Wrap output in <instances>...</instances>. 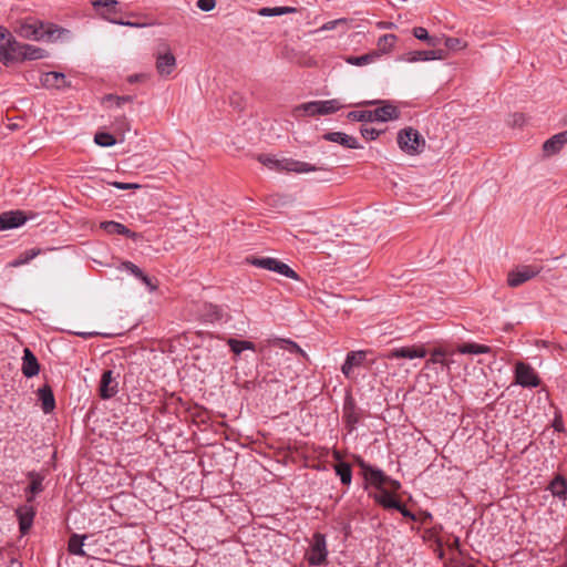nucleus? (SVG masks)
Listing matches in <instances>:
<instances>
[{"label": "nucleus", "mask_w": 567, "mask_h": 567, "mask_svg": "<svg viewBox=\"0 0 567 567\" xmlns=\"http://www.w3.org/2000/svg\"><path fill=\"white\" fill-rule=\"evenodd\" d=\"M14 32L21 38L35 41H55L60 39L62 34L68 33L66 30L59 28L55 24L44 23L34 18H28L19 21L14 28Z\"/></svg>", "instance_id": "f257e3e1"}, {"label": "nucleus", "mask_w": 567, "mask_h": 567, "mask_svg": "<svg viewBox=\"0 0 567 567\" xmlns=\"http://www.w3.org/2000/svg\"><path fill=\"white\" fill-rule=\"evenodd\" d=\"M258 162L268 167L269 169L280 173H296L305 174L310 172H329L330 169L324 166H315L310 163L293 159V158H277L271 155L260 154L257 157Z\"/></svg>", "instance_id": "f03ea898"}, {"label": "nucleus", "mask_w": 567, "mask_h": 567, "mask_svg": "<svg viewBox=\"0 0 567 567\" xmlns=\"http://www.w3.org/2000/svg\"><path fill=\"white\" fill-rule=\"evenodd\" d=\"M400 116L398 107L390 102H383V105L372 111H351L347 118L355 122H386L396 120Z\"/></svg>", "instance_id": "7ed1b4c3"}, {"label": "nucleus", "mask_w": 567, "mask_h": 567, "mask_svg": "<svg viewBox=\"0 0 567 567\" xmlns=\"http://www.w3.org/2000/svg\"><path fill=\"white\" fill-rule=\"evenodd\" d=\"M398 144L406 154L417 155L422 153L425 141L416 130L405 127L398 133Z\"/></svg>", "instance_id": "20e7f679"}, {"label": "nucleus", "mask_w": 567, "mask_h": 567, "mask_svg": "<svg viewBox=\"0 0 567 567\" xmlns=\"http://www.w3.org/2000/svg\"><path fill=\"white\" fill-rule=\"evenodd\" d=\"M543 267L538 265H519L507 275V285L512 288L522 286L540 274Z\"/></svg>", "instance_id": "39448f33"}, {"label": "nucleus", "mask_w": 567, "mask_h": 567, "mask_svg": "<svg viewBox=\"0 0 567 567\" xmlns=\"http://www.w3.org/2000/svg\"><path fill=\"white\" fill-rule=\"evenodd\" d=\"M251 265L264 268L270 271L278 272L287 278L299 280L297 272L291 269L287 264L271 257L254 258Z\"/></svg>", "instance_id": "423d86ee"}, {"label": "nucleus", "mask_w": 567, "mask_h": 567, "mask_svg": "<svg viewBox=\"0 0 567 567\" xmlns=\"http://www.w3.org/2000/svg\"><path fill=\"white\" fill-rule=\"evenodd\" d=\"M328 556L327 542L324 535L316 533L313 542L308 553V561L312 566H319L326 563Z\"/></svg>", "instance_id": "0eeeda50"}, {"label": "nucleus", "mask_w": 567, "mask_h": 567, "mask_svg": "<svg viewBox=\"0 0 567 567\" xmlns=\"http://www.w3.org/2000/svg\"><path fill=\"white\" fill-rule=\"evenodd\" d=\"M515 380L517 384L525 388H535L539 384V379L534 369L524 362L516 363Z\"/></svg>", "instance_id": "6e6552de"}, {"label": "nucleus", "mask_w": 567, "mask_h": 567, "mask_svg": "<svg viewBox=\"0 0 567 567\" xmlns=\"http://www.w3.org/2000/svg\"><path fill=\"white\" fill-rule=\"evenodd\" d=\"M118 391V382L113 375L112 370H105L102 373L99 393L103 400L113 398Z\"/></svg>", "instance_id": "1a4fd4ad"}, {"label": "nucleus", "mask_w": 567, "mask_h": 567, "mask_svg": "<svg viewBox=\"0 0 567 567\" xmlns=\"http://www.w3.org/2000/svg\"><path fill=\"white\" fill-rule=\"evenodd\" d=\"M358 464L362 470L365 480H368L372 485L377 486L379 489L383 488L382 486L389 480V476H386L383 473V471L367 464L362 458L358 460Z\"/></svg>", "instance_id": "9d476101"}, {"label": "nucleus", "mask_w": 567, "mask_h": 567, "mask_svg": "<svg viewBox=\"0 0 567 567\" xmlns=\"http://www.w3.org/2000/svg\"><path fill=\"white\" fill-rule=\"evenodd\" d=\"M176 66V59L169 49L158 52L156 55V70L161 75H169Z\"/></svg>", "instance_id": "9b49d317"}, {"label": "nucleus", "mask_w": 567, "mask_h": 567, "mask_svg": "<svg viewBox=\"0 0 567 567\" xmlns=\"http://www.w3.org/2000/svg\"><path fill=\"white\" fill-rule=\"evenodd\" d=\"M16 514L19 519V529L21 534H28L30 528L32 527L33 519L35 516L34 507L31 505H22L17 508Z\"/></svg>", "instance_id": "f8f14e48"}, {"label": "nucleus", "mask_w": 567, "mask_h": 567, "mask_svg": "<svg viewBox=\"0 0 567 567\" xmlns=\"http://www.w3.org/2000/svg\"><path fill=\"white\" fill-rule=\"evenodd\" d=\"M27 217L21 210L6 212L0 215V229H12L23 225Z\"/></svg>", "instance_id": "ddd939ff"}, {"label": "nucleus", "mask_w": 567, "mask_h": 567, "mask_svg": "<svg viewBox=\"0 0 567 567\" xmlns=\"http://www.w3.org/2000/svg\"><path fill=\"white\" fill-rule=\"evenodd\" d=\"M426 350L423 347H402L391 350L388 354V359H415L424 358Z\"/></svg>", "instance_id": "4468645a"}, {"label": "nucleus", "mask_w": 567, "mask_h": 567, "mask_svg": "<svg viewBox=\"0 0 567 567\" xmlns=\"http://www.w3.org/2000/svg\"><path fill=\"white\" fill-rule=\"evenodd\" d=\"M41 83L43 86L48 89H56L62 90L70 86V83L66 81V78L61 72H47L41 76Z\"/></svg>", "instance_id": "2eb2a0df"}, {"label": "nucleus", "mask_w": 567, "mask_h": 567, "mask_svg": "<svg viewBox=\"0 0 567 567\" xmlns=\"http://www.w3.org/2000/svg\"><path fill=\"white\" fill-rule=\"evenodd\" d=\"M322 138L329 142L338 143L347 148L357 150L360 147L355 137L343 132H329L322 135Z\"/></svg>", "instance_id": "dca6fc26"}, {"label": "nucleus", "mask_w": 567, "mask_h": 567, "mask_svg": "<svg viewBox=\"0 0 567 567\" xmlns=\"http://www.w3.org/2000/svg\"><path fill=\"white\" fill-rule=\"evenodd\" d=\"M40 371V365L38 362L37 357L33 354V352L25 348L23 350V357H22V373L27 378L35 377Z\"/></svg>", "instance_id": "f3484780"}, {"label": "nucleus", "mask_w": 567, "mask_h": 567, "mask_svg": "<svg viewBox=\"0 0 567 567\" xmlns=\"http://www.w3.org/2000/svg\"><path fill=\"white\" fill-rule=\"evenodd\" d=\"M566 143L567 131H564L548 138L543 144V151L546 155H554L558 153Z\"/></svg>", "instance_id": "a211bd4d"}, {"label": "nucleus", "mask_w": 567, "mask_h": 567, "mask_svg": "<svg viewBox=\"0 0 567 567\" xmlns=\"http://www.w3.org/2000/svg\"><path fill=\"white\" fill-rule=\"evenodd\" d=\"M365 359L364 351H351L347 354V358L341 367L342 373L349 378L353 371L354 367H359L363 363Z\"/></svg>", "instance_id": "6ab92c4d"}, {"label": "nucleus", "mask_w": 567, "mask_h": 567, "mask_svg": "<svg viewBox=\"0 0 567 567\" xmlns=\"http://www.w3.org/2000/svg\"><path fill=\"white\" fill-rule=\"evenodd\" d=\"M38 396L41 401L42 410L44 413H50L55 408V400L53 391L49 385H43L38 390Z\"/></svg>", "instance_id": "aec40b11"}, {"label": "nucleus", "mask_w": 567, "mask_h": 567, "mask_svg": "<svg viewBox=\"0 0 567 567\" xmlns=\"http://www.w3.org/2000/svg\"><path fill=\"white\" fill-rule=\"evenodd\" d=\"M445 52L443 50H427V51H414L410 53L408 61H430V60H443Z\"/></svg>", "instance_id": "412c9836"}, {"label": "nucleus", "mask_w": 567, "mask_h": 567, "mask_svg": "<svg viewBox=\"0 0 567 567\" xmlns=\"http://www.w3.org/2000/svg\"><path fill=\"white\" fill-rule=\"evenodd\" d=\"M101 228L104 229L107 234H117L123 235L128 238H134L136 236L135 233L130 230L125 225L117 223V221H102L100 224Z\"/></svg>", "instance_id": "4be33fe9"}, {"label": "nucleus", "mask_w": 567, "mask_h": 567, "mask_svg": "<svg viewBox=\"0 0 567 567\" xmlns=\"http://www.w3.org/2000/svg\"><path fill=\"white\" fill-rule=\"evenodd\" d=\"M396 41H398V37L395 34H391V33L383 34L382 37L379 38V40L377 42L378 49L372 52L378 53L379 58L382 54H388L393 50Z\"/></svg>", "instance_id": "5701e85b"}, {"label": "nucleus", "mask_w": 567, "mask_h": 567, "mask_svg": "<svg viewBox=\"0 0 567 567\" xmlns=\"http://www.w3.org/2000/svg\"><path fill=\"white\" fill-rule=\"evenodd\" d=\"M454 351L462 354H484L492 352V348L485 344L468 342L458 344Z\"/></svg>", "instance_id": "b1692460"}, {"label": "nucleus", "mask_w": 567, "mask_h": 567, "mask_svg": "<svg viewBox=\"0 0 567 567\" xmlns=\"http://www.w3.org/2000/svg\"><path fill=\"white\" fill-rule=\"evenodd\" d=\"M548 489L551 492V494L555 497H558L559 499H566L567 497V481L564 476L557 475L555 478L549 483Z\"/></svg>", "instance_id": "393cba45"}, {"label": "nucleus", "mask_w": 567, "mask_h": 567, "mask_svg": "<svg viewBox=\"0 0 567 567\" xmlns=\"http://www.w3.org/2000/svg\"><path fill=\"white\" fill-rule=\"evenodd\" d=\"M374 501L382 505L384 508L394 509L399 507L398 501L389 491L381 488L379 493L374 494Z\"/></svg>", "instance_id": "a878e982"}, {"label": "nucleus", "mask_w": 567, "mask_h": 567, "mask_svg": "<svg viewBox=\"0 0 567 567\" xmlns=\"http://www.w3.org/2000/svg\"><path fill=\"white\" fill-rule=\"evenodd\" d=\"M23 50L24 43H20L17 40L11 42V48L7 52V56L3 58L2 62L4 64L14 62V61H23Z\"/></svg>", "instance_id": "bb28decb"}, {"label": "nucleus", "mask_w": 567, "mask_h": 567, "mask_svg": "<svg viewBox=\"0 0 567 567\" xmlns=\"http://www.w3.org/2000/svg\"><path fill=\"white\" fill-rule=\"evenodd\" d=\"M378 59H379V54L378 53H373L371 51V52L365 53V54L360 55V56L348 55V56L344 58V61L348 64H351V65L363 66V65H368V64L374 63Z\"/></svg>", "instance_id": "cd10ccee"}, {"label": "nucleus", "mask_w": 567, "mask_h": 567, "mask_svg": "<svg viewBox=\"0 0 567 567\" xmlns=\"http://www.w3.org/2000/svg\"><path fill=\"white\" fill-rule=\"evenodd\" d=\"M454 353H455V351L449 347L435 348L432 351L430 359L426 361L425 368H430L431 364H441L442 365L444 355H453Z\"/></svg>", "instance_id": "c85d7f7f"}, {"label": "nucleus", "mask_w": 567, "mask_h": 567, "mask_svg": "<svg viewBox=\"0 0 567 567\" xmlns=\"http://www.w3.org/2000/svg\"><path fill=\"white\" fill-rule=\"evenodd\" d=\"M86 538V536H81L78 534H73L68 544V549L70 554L78 555V556H86L84 549H83V540Z\"/></svg>", "instance_id": "c756f323"}, {"label": "nucleus", "mask_w": 567, "mask_h": 567, "mask_svg": "<svg viewBox=\"0 0 567 567\" xmlns=\"http://www.w3.org/2000/svg\"><path fill=\"white\" fill-rule=\"evenodd\" d=\"M40 254H41V249H39V248H32V249L25 250V251L21 252L18 258L12 260L9 264V266L14 267V268L20 267L22 265L28 264L29 261H31L33 258H35Z\"/></svg>", "instance_id": "7c9ffc66"}, {"label": "nucleus", "mask_w": 567, "mask_h": 567, "mask_svg": "<svg viewBox=\"0 0 567 567\" xmlns=\"http://www.w3.org/2000/svg\"><path fill=\"white\" fill-rule=\"evenodd\" d=\"M16 39L11 35V33L3 27H0V60L7 56V52L11 48V42Z\"/></svg>", "instance_id": "2f4dec72"}, {"label": "nucleus", "mask_w": 567, "mask_h": 567, "mask_svg": "<svg viewBox=\"0 0 567 567\" xmlns=\"http://www.w3.org/2000/svg\"><path fill=\"white\" fill-rule=\"evenodd\" d=\"M343 411H344V417L349 425L353 426L354 424L358 423L359 415L357 413L355 404L351 398L346 400Z\"/></svg>", "instance_id": "473e14b6"}, {"label": "nucleus", "mask_w": 567, "mask_h": 567, "mask_svg": "<svg viewBox=\"0 0 567 567\" xmlns=\"http://www.w3.org/2000/svg\"><path fill=\"white\" fill-rule=\"evenodd\" d=\"M296 12V9L292 7H274V8H261L258 11V14L261 17H278L287 13Z\"/></svg>", "instance_id": "72a5a7b5"}, {"label": "nucleus", "mask_w": 567, "mask_h": 567, "mask_svg": "<svg viewBox=\"0 0 567 567\" xmlns=\"http://www.w3.org/2000/svg\"><path fill=\"white\" fill-rule=\"evenodd\" d=\"M318 104L320 109V115L332 114L343 106L337 99L318 101Z\"/></svg>", "instance_id": "f704fd0d"}, {"label": "nucleus", "mask_w": 567, "mask_h": 567, "mask_svg": "<svg viewBox=\"0 0 567 567\" xmlns=\"http://www.w3.org/2000/svg\"><path fill=\"white\" fill-rule=\"evenodd\" d=\"M413 35L419 40L426 41L431 47H436L441 42L440 38L429 35L427 30L423 27H415L413 29Z\"/></svg>", "instance_id": "c9c22d12"}, {"label": "nucleus", "mask_w": 567, "mask_h": 567, "mask_svg": "<svg viewBox=\"0 0 567 567\" xmlns=\"http://www.w3.org/2000/svg\"><path fill=\"white\" fill-rule=\"evenodd\" d=\"M336 473L344 485H349L352 480L351 466L348 463L341 462L336 465Z\"/></svg>", "instance_id": "e433bc0d"}, {"label": "nucleus", "mask_w": 567, "mask_h": 567, "mask_svg": "<svg viewBox=\"0 0 567 567\" xmlns=\"http://www.w3.org/2000/svg\"><path fill=\"white\" fill-rule=\"evenodd\" d=\"M296 112L301 113L305 116L320 115V109L318 101H311L300 104L296 107Z\"/></svg>", "instance_id": "4c0bfd02"}, {"label": "nucleus", "mask_w": 567, "mask_h": 567, "mask_svg": "<svg viewBox=\"0 0 567 567\" xmlns=\"http://www.w3.org/2000/svg\"><path fill=\"white\" fill-rule=\"evenodd\" d=\"M228 346L236 354L241 353L244 350H255V344L246 340L229 339Z\"/></svg>", "instance_id": "58836bf2"}, {"label": "nucleus", "mask_w": 567, "mask_h": 567, "mask_svg": "<svg viewBox=\"0 0 567 567\" xmlns=\"http://www.w3.org/2000/svg\"><path fill=\"white\" fill-rule=\"evenodd\" d=\"M45 56V50L24 43L23 60H39Z\"/></svg>", "instance_id": "ea45409f"}, {"label": "nucleus", "mask_w": 567, "mask_h": 567, "mask_svg": "<svg viewBox=\"0 0 567 567\" xmlns=\"http://www.w3.org/2000/svg\"><path fill=\"white\" fill-rule=\"evenodd\" d=\"M94 142L104 147L113 146L116 143L115 137L106 132H97L94 136Z\"/></svg>", "instance_id": "a19ab883"}, {"label": "nucleus", "mask_w": 567, "mask_h": 567, "mask_svg": "<svg viewBox=\"0 0 567 567\" xmlns=\"http://www.w3.org/2000/svg\"><path fill=\"white\" fill-rule=\"evenodd\" d=\"M277 343L280 344L282 349H286L289 352H296L305 355V352L300 349V347L291 340L280 339L277 341Z\"/></svg>", "instance_id": "79ce46f5"}, {"label": "nucleus", "mask_w": 567, "mask_h": 567, "mask_svg": "<svg viewBox=\"0 0 567 567\" xmlns=\"http://www.w3.org/2000/svg\"><path fill=\"white\" fill-rule=\"evenodd\" d=\"M527 123V117L523 113H514L508 120L512 127L522 128Z\"/></svg>", "instance_id": "37998d69"}, {"label": "nucleus", "mask_w": 567, "mask_h": 567, "mask_svg": "<svg viewBox=\"0 0 567 567\" xmlns=\"http://www.w3.org/2000/svg\"><path fill=\"white\" fill-rule=\"evenodd\" d=\"M118 2L116 0H93L92 6L97 10L105 8L107 11H114Z\"/></svg>", "instance_id": "c03bdc74"}, {"label": "nucleus", "mask_w": 567, "mask_h": 567, "mask_svg": "<svg viewBox=\"0 0 567 567\" xmlns=\"http://www.w3.org/2000/svg\"><path fill=\"white\" fill-rule=\"evenodd\" d=\"M444 43L450 50H461L466 47V43L458 38H445Z\"/></svg>", "instance_id": "a18cd8bd"}, {"label": "nucleus", "mask_w": 567, "mask_h": 567, "mask_svg": "<svg viewBox=\"0 0 567 567\" xmlns=\"http://www.w3.org/2000/svg\"><path fill=\"white\" fill-rule=\"evenodd\" d=\"M341 24L347 25L348 24V20L344 19V18H341V19L328 21L320 29H318L316 32H319V31H330V30H333L338 25H341Z\"/></svg>", "instance_id": "49530a36"}, {"label": "nucleus", "mask_w": 567, "mask_h": 567, "mask_svg": "<svg viewBox=\"0 0 567 567\" xmlns=\"http://www.w3.org/2000/svg\"><path fill=\"white\" fill-rule=\"evenodd\" d=\"M30 476L33 477L31 484L29 485L28 487V491L31 493V494H38L40 492H42L43 489V486H42V477L40 476H35L33 474H30Z\"/></svg>", "instance_id": "de8ad7c7"}, {"label": "nucleus", "mask_w": 567, "mask_h": 567, "mask_svg": "<svg viewBox=\"0 0 567 567\" xmlns=\"http://www.w3.org/2000/svg\"><path fill=\"white\" fill-rule=\"evenodd\" d=\"M360 133L368 141L375 140L380 135V131H378L373 127H365V126H362L360 128Z\"/></svg>", "instance_id": "09e8293b"}, {"label": "nucleus", "mask_w": 567, "mask_h": 567, "mask_svg": "<svg viewBox=\"0 0 567 567\" xmlns=\"http://www.w3.org/2000/svg\"><path fill=\"white\" fill-rule=\"evenodd\" d=\"M122 267L138 279L143 276L142 269L131 261L122 262Z\"/></svg>", "instance_id": "8fccbe9b"}, {"label": "nucleus", "mask_w": 567, "mask_h": 567, "mask_svg": "<svg viewBox=\"0 0 567 567\" xmlns=\"http://www.w3.org/2000/svg\"><path fill=\"white\" fill-rule=\"evenodd\" d=\"M104 101L106 102H114L116 106H121L123 103H126V102H131L132 101V97L126 95V96H117V95H113V94H109L104 97Z\"/></svg>", "instance_id": "3c124183"}, {"label": "nucleus", "mask_w": 567, "mask_h": 567, "mask_svg": "<svg viewBox=\"0 0 567 567\" xmlns=\"http://www.w3.org/2000/svg\"><path fill=\"white\" fill-rule=\"evenodd\" d=\"M197 7L202 11L209 12L216 7V0H198Z\"/></svg>", "instance_id": "603ef678"}, {"label": "nucleus", "mask_w": 567, "mask_h": 567, "mask_svg": "<svg viewBox=\"0 0 567 567\" xmlns=\"http://www.w3.org/2000/svg\"><path fill=\"white\" fill-rule=\"evenodd\" d=\"M110 185H112L115 188L123 189V190L140 188L138 184H132V183L112 182V183H110Z\"/></svg>", "instance_id": "864d4df0"}, {"label": "nucleus", "mask_w": 567, "mask_h": 567, "mask_svg": "<svg viewBox=\"0 0 567 567\" xmlns=\"http://www.w3.org/2000/svg\"><path fill=\"white\" fill-rule=\"evenodd\" d=\"M453 355H444V359L442 361V369L445 370L447 374L451 373L452 365L454 364V360L452 359Z\"/></svg>", "instance_id": "5fc2aeb1"}, {"label": "nucleus", "mask_w": 567, "mask_h": 567, "mask_svg": "<svg viewBox=\"0 0 567 567\" xmlns=\"http://www.w3.org/2000/svg\"><path fill=\"white\" fill-rule=\"evenodd\" d=\"M394 509L399 511L404 517L410 518L411 520H415V515L411 513L402 503H399V507H395Z\"/></svg>", "instance_id": "6e6d98bb"}, {"label": "nucleus", "mask_w": 567, "mask_h": 567, "mask_svg": "<svg viewBox=\"0 0 567 567\" xmlns=\"http://www.w3.org/2000/svg\"><path fill=\"white\" fill-rule=\"evenodd\" d=\"M385 484L389 485L390 489L393 492L400 489V487H401L400 482L396 480H392L391 477H389V480L386 481Z\"/></svg>", "instance_id": "4d7b16f0"}, {"label": "nucleus", "mask_w": 567, "mask_h": 567, "mask_svg": "<svg viewBox=\"0 0 567 567\" xmlns=\"http://www.w3.org/2000/svg\"><path fill=\"white\" fill-rule=\"evenodd\" d=\"M140 279L150 288L151 291L156 290L157 287L152 284V280L150 279V277L146 276L144 272H143V276L140 277Z\"/></svg>", "instance_id": "13d9d810"}, {"label": "nucleus", "mask_w": 567, "mask_h": 567, "mask_svg": "<svg viewBox=\"0 0 567 567\" xmlns=\"http://www.w3.org/2000/svg\"><path fill=\"white\" fill-rule=\"evenodd\" d=\"M553 426L558 432H563L564 431V425H563V421H561L560 416H556L555 417Z\"/></svg>", "instance_id": "bf43d9fd"}, {"label": "nucleus", "mask_w": 567, "mask_h": 567, "mask_svg": "<svg viewBox=\"0 0 567 567\" xmlns=\"http://www.w3.org/2000/svg\"><path fill=\"white\" fill-rule=\"evenodd\" d=\"M379 27L382 29H388V28H392L393 23L392 22H381V23H379Z\"/></svg>", "instance_id": "052dcab7"}, {"label": "nucleus", "mask_w": 567, "mask_h": 567, "mask_svg": "<svg viewBox=\"0 0 567 567\" xmlns=\"http://www.w3.org/2000/svg\"><path fill=\"white\" fill-rule=\"evenodd\" d=\"M116 123L120 124V126L125 127L127 125V121L125 117H121L116 121Z\"/></svg>", "instance_id": "680f3d73"}, {"label": "nucleus", "mask_w": 567, "mask_h": 567, "mask_svg": "<svg viewBox=\"0 0 567 567\" xmlns=\"http://www.w3.org/2000/svg\"><path fill=\"white\" fill-rule=\"evenodd\" d=\"M115 23L117 24H121V25H130V27H135L136 24L132 23V22H124V21H114Z\"/></svg>", "instance_id": "e2e57ef3"}, {"label": "nucleus", "mask_w": 567, "mask_h": 567, "mask_svg": "<svg viewBox=\"0 0 567 567\" xmlns=\"http://www.w3.org/2000/svg\"><path fill=\"white\" fill-rule=\"evenodd\" d=\"M78 336H82L84 338L91 337L92 333H83V332H76Z\"/></svg>", "instance_id": "0e129e2a"}, {"label": "nucleus", "mask_w": 567, "mask_h": 567, "mask_svg": "<svg viewBox=\"0 0 567 567\" xmlns=\"http://www.w3.org/2000/svg\"><path fill=\"white\" fill-rule=\"evenodd\" d=\"M377 102L375 101H368V102H364V104H368V105H372V104H375Z\"/></svg>", "instance_id": "69168bd1"}, {"label": "nucleus", "mask_w": 567, "mask_h": 567, "mask_svg": "<svg viewBox=\"0 0 567 567\" xmlns=\"http://www.w3.org/2000/svg\"><path fill=\"white\" fill-rule=\"evenodd\" d=\"M27 501H28L29 503H30V502H32V501H33V496H32V495L28 496V497H27Z\"/></svg>", "instance_id": "338daca9"}]
</instances>
